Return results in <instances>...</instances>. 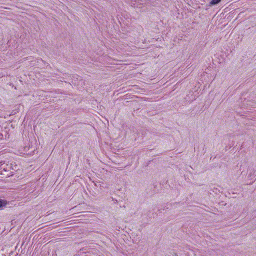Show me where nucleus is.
<instances>
[{"instance_id": "f257e3e1", "label": "nucleus", "mask_w": 256, "mask_h": 256, "mask_svg": "<svg viewBox=\"0 0 256 256\" xmlns=\"http://www.w3.org/2000/svg\"><path fill=\"white\" fill-rule=\"evenodd\" d=\"M221 0H212L210 2L211 5H214L218 4Z\"/></svg>"}, {"instance_id": "f03ea898", "label": "nucleus", "mask_w": 256, "mask_h": 256, "mask_svg": "<svg viewBox=\"0 0 256 256\" xmlns=\"http://www.w3.org/2000/svg\"><path fill=\"white\" fill-rule=\"evenodd\" d=\"M2 206V201L1 200H0V208L1 206Z\"/></svg>"}]
</instances>
